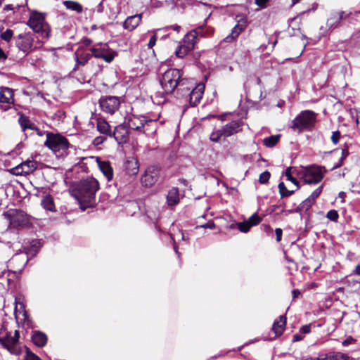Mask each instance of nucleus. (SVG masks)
I'll return each instance as SVG.
<instances>
[{"label":"nucleus","mask_w":360,"mask_h":360,"mask_svg":"<svg viewBox=\"0 0 360 360\" xmlns=\"http://www.w3.org/2000/svg\"><path fill=\"white\" fill-rule=\"evenodd\" d=\"M99 188V183L95 178L87 177L74 182L70 191L81 205L84 204L89 207L95 203L96 193Z\"/></svg>","instance_id":"nucleus-1"},{"label":"nucleus","mask_w":360,"mask_h":360,"mask_svg":"<svg viewBox=\"0 0 360 360\" xmlns=\"http://www.w3.org/2000/svg\"><path fill=\"white\" fill-rule=\"evenodd\" d=\"M188 80L182 77L179 69L170 68L164 72L160 78V84L166 94H172L177 89L178 91H184V86L188 84Z\"/></svg>","instance_id":"nucleus-2"},{"label":"nucleus","mask_w":360,"mask_h":360,"mask_svg":"<svg viewBox=\"0 0 360 360\" xmlns=\"http://www.w3.org/2000/svg\"><path fill=\"white\" fill-rule=\"evenodd\" d=\"M316 120V113L312 110L301 111L292 121L291 129L297 133L311 131Z\"/></svg>","instance_id":"nucleus-3"},{"label":"nucleus","mask_w":360,"mask_h":360,"mask_svg":"<svg viewBox=\"0 0 360 360\" xmlns=\"http://www.w3.org/2000/svg\"><path fill=\"white\" fill-rule=\"evenodd\" d=\"M27 25L34 31L35 34H39L41 43H44V41L50 37L51 27L40 14H32Z\"/></svg>","instance_id":"nucleus-4"},{"label":"nucleus","mask_w":360,"mask_h":360,"mask_svg":"<svg viewBox=\"0 0 360 360\" xmlns=\"http://www.w3.org/2000/svg\"><path fill=\"white\" fill-rule=\"evenodd\" d=\"M44 145L56 155H63L69 147L67 139L60 134L48 133Z\"/></svg>","instance_id":"nucleus-5"},{"label":"nucleus","mask_w":360,"mask_h":360,"mask_svg":"<svg viewBox=\"0 0 360 360\" xmlns=\"http://www.w3.org/2000/svg\"><path fill=\"white\" fill-rule=\"evenodd\" d=\"M15 43L17 47L27 54L37 48V43L42 44L41 39L31 32L20 34Z\"/></svg>","instance_id":"nucleus-6"},{"label":"nucleus","mask_w":360,"mask_h":360,"mask_svg":"<svg viewBox=\"0 0 360 360\" xmlns=\"http://www.w3.org/2000/svg\"><path fill=\"white\" fill-rule=\"evenodd\" d=\"M139 162L136 160H127L124 163V171L117 176V184L124 186L131 184L139 172Z\"/></svg>","instance_id":"nucleus-7"},{"label":"nucleus","mask_w":360,"mask_h":360,"mask_svg":"<svg viewBox=\"0 0 360 360\" xmlns=\"http://www.w3.org/2000/svg\"><path fill=\"white\" fill-rule=\"evenodd\" d=\"M90 51L93 57L103 60L106 63H111L117 53L110 48L106 43H98L94 45Z\"/></svg>","instance_id":"nucleus-8"},{"label":"nucleus","mask_w":360,"mask_h":360,"mask_svg":"<svg viewBox=\"0 0 360 360\" xmlns=\"http://www.w3.org/2000/svg\"><path fill=\"white\" fill-rule=\"evenodd\" d=\"M3 216L9 221L10 226L13 228L23 226L28 222L27 214L20 210L10 209L4 212Z\"/></svg>","instance_id":"nucleus-9"},{"label":"nucleus","mask_w":360,"mask_h":360,"mask_svg":"<svg viewBox=\"0 0 360 360\" xmlns=\"http://www.w3.org/2000/svg\"><path fill=\"white\" fill-rule=\"evenodd\" d=\"M96 129L101 134V136H96L93 140V144L98 146L105 142L108 138H111L112 131L110 124L103 118L96 119Z\"/></svg>","instance_id":"nucleus-10"},{"label":"nucleus","mask_w":360,"mask_h":360,"mask_svg":"<svg viewBox=\"0 0 360 360\" xmlns=\"http://www.w3.org/2000/svg\"><path fill=\"white\" fill-rule=\"evenodd\" d=\"M323 169L324 167L311 165L304 169V183L306 184H316L323 178Z\"/></svg>","instance_id":"nucleus-11"},{"label":"nucleus","mask_w":360,"mask_h":360,"mask_svg":"<svg viewBox=\"0 0 360 360\" xmlns=\"http://www.w3.org/2000/svg\"><path fill=\"white\" fill-rule=\"evenodd\" d=\"M120 105V98L115 96H103L99 99V105L105 113L114 114Z\"/></svg>","instance_id":"nucleus-12"},{"label":"nucleus","mask_w":360,"mask_h":360,"mask_svg":"<svg viewBox=\"0 0 360 360\" xmlns=\"http://www.w3.org/2000/svg\"><path fill=\"white\" fill-rule=\"evenodd\" d=\"M0 344L12 354L19 355L22 352L16 338L13 337L11 332H6L5 335L0 336Z\"/></svg>","instance_id":"nucleus-13"},{"label":"nucleus","mask_w":360,"mask_h":360,"mask_svg":"<svg viewBox=\"0 0 360 360\" xmlns=\"http://www.w3.org/2000/svg\"><path fill=\"white\" fill-rule=\"evenodd\" d=\"M237 24L233 27L231 32L224 38V41L231 43L236 40L240 34L245 30L248 25L247 17L244 15L236 16Z\"/></svg>","instance_id":"nucleus-14"},{"label":"nucleus","mask_w":360,"mask_h":360,"mask_svg":"<svg viewBox=\"0 0 360 360\" xmlns=\"http://www.w3.org/2000/svg\"><path fill=\"white\" fill-rule=\"evenodd\" d=\"M184 90L188 93L186 98L188 99L191 106H196L202 98V94L205 90V85L203 84H198L195 87L188 86L187 84L184 86Z\"/></svg>","instance_id":"nucleus-15"},{"label":"nucleus","mask_w":360,"mask_h":360,"mask_svg":"<svg viewBox=\"0 0 360 360\" xmlns=\"http://www.w3.org/2000/svg\"><path fill=\"white\" fill-rule=\"evenodd\" d=\"M28 261L29 257L25 253L15 254L9 261L8 266L15 268L16 269H10L8 274H13L14 276L21 274Z\"/></svg>","instance_id":"nucleus-16"},{"label":"nucleus","mask_w":360,"mask_h":360,"mask_svg":"<svg viewBox=\"0 0 360 360\" xmlns=\"http://www.w3.org/2000/svg\"><path fill=\"white\" fill-rule=\"evenodd\" d=\"M159 176L160 170L157 167H148L141 176V184L145 187H150L158 181Z\"/></svg>","instance_id":"nucleus-17"},{"label":"nucleus","mask_w":360,"mask_h":360,"mask_svg":"<svg viewBox=\"0 0 360 360\" xmlns=\"http://www.w3.org/2000/svg\"><path fill=\"white\" fill-rule=\"evenodd\" d=\"M127 120L128 128L139 131H143L142 129L144 127L145 124L153 122L152 120L148 119L143 115H130Z\"/></svg>","instance_id":"nucleus-18"},{"label":"nucleus","mask_w":360,"mask_h":360,"mask_svg":"<svg viewBox=\"0 0 360 360\" xmlns=\"http://www.w3.org/2000/svg\"><path fill=\"white\" fill-rule=\"evenodd\" d=\"M37 168V162L34 160H27L11 169V172L14 175H27L33 172Z\"/></svg>","instance_id":"nucleus-19"},{"label":"nucleus","mask_w":360,"mask_h":360,"mask_svg":"<svg viewBox=\"0 0 360 360\" xmlns=\"http://www.w3.org/2000/svg\"><path fill=\"white\" fill-rule=\"evenodd\" d=\"M129 135L128 127L125 124L117 125L112 129L111 138H114L119 145L125 143Z\"/></svg>","instance_id":"nucleus-20"},{"label":"nucleus","mask_w":360,"mask_h":360,"mask_svg":"<svg viewBox=\"0 0 360 360\" xmlns=\"http://www.w3.org/2000/svg\"><path fill=\"white\" fill-rule=\"evenodd\" d=\"M243 122L240 120L231 121L222 127L221 131L224 138L233 136L242 130Z\"/></svg>","instance_id":"nucleus-21"},{"label":"nucleus","mask_w":360,"mask_h":360,"mask_svg":"<svg viewBox=\"0 0 360 360\" xmlns=\"http://www.w3.org/2000/svg\"><path fill=\"white\" fill-rule=\"evenodd\" d=\"M202 30V26H199L197 28L192 30L188 32L184 39V42L186 44L188 48L193 49L198 35H200L201 30Z\"/></svg>","instance_id":"nucleus-22"},{"label":"nucleus","mask_w":360,"mask_h":360,"mask_svg":"<svg viewBox=\"0 0 360 360\" xmlns=\"http://www.w3.org/2000/svg\"><path fill=\"white\" fill-rule=\"evenodd\" d=\"M286 316L281 315L279 316L278 320H276L274 322L272 330L276 337H279L283 333L286 325Z\"/></svg>","instance_id":"nucleus-23"},{"label":"nucleus","mask_w":360,"mask_h":360,"mask_svg":"<svg viewBox=\"0 0 360 360\" xmlns=\"http://www.w3.org/2000/svg\"><path fill=\"white\" fill-rule=\"evenodd\" d=\"M13 96L12 89L5 86L0 88V103H13Z\"/></svg>","instance_id":"nucleus-24"},{"label":"nucleus","mask_w":360,"mask_h":360,"mask_svg":"<svg viewBox=\"0 0 360 360\" xmlns=\"http://www.w3.org/2000/svg\"><path fill=\"white\" fill-rule=\"evenodd\" d=\"M91 57V53H79V50L76 51L75 53V67L73 68V70H76L79 65H85Z\"/></svg>","instance_id":"nucleus-25"},{"label":"nucleus","mask_w":360,"mask_h":360,"mask_svg":"<svg viewBox=\"0 0 360 360\" xmlns=\"http://www.w3.org/2000/svg\"><path fill=\"white\" fill-rule=\"evenodd\" d=\"M141 18L142 14L128 17L123 23L124 28L129 30H134L139 25Z\"/></svg>","instance_id":"nucleus-26"},{"label":"nucleus","mask_w":360,"mask_h":360,"mask_svg":"<svg viewBox=\"0 0 360 360\" xmlns=\"http://www.w3.org/2000/svg\"><path fill=\"white\" fill-rule=\"evenodd\" d=\"M98 167L108 181L113 179V170L108 161H98Z\"/></svg>","instance_id":"nucleus-27"},{"label":"nucleus","mask_w":360,"mask_h":360,"mask_svg":"<svg viewBox=\"0 0 360 360\" xmlns=\"http://www.w3.org/2000/svg\"><path fill=\"white\" fill-rule=\"evenodd\" d=\"M47 340L46 335L39 330L34 331L32 335L33 343L39 347H44L47 343Z\"/></svg>","instance_id":"nucleus-28"},{"label":"nucleus","mask_w":360,"mask_h":360,"mask_svg":"<svg viewBox=\"0 0 360 360\" xmlns=\"http://www.w3.org/2000/svg\"><path fill=\"white\" fill-rule=\"evenodd\" d=\"M167 202L169 206H174L179 202V192L177 188H171L167 195Z\"/></svg>","instance_id":"nucleus-29"},{"label":"nucleus","mask_w":360,"mask_h":360,"mask_svg":"<svg viewBox=\"0 0 360 360\" xmlns=\"http://www.w3.org/2000/svg\"><path fill=\"white\" fill-rule=\"evenodd\" d=\"M321 360H350V357L348 354L340 352H332L326 354Z\"/></svg>","instance_id":"nucleus-30"},{"label":"nucleus","mask_w":360,"mask_h":360,"mask_svg":"<svg viewBox=\"0 0 360 360\" xmlns=\"http://www.w3.org/2000/svg\"><path fill=\"white\" fill-rule=\"evenodd\" d=\"M42 242L41 240H33L31 243L29 248H25L26 250L25 253L29 257L31 256H35L38 252L39 251L40 248L42 246Z\"/></svg>","instance_id":"nucleus-31"},{"label":"nucleus","mask_w":360,"mask_h":360,"mask_svg":"<svg viewBox=\"0 0 360 360\" xmlns=\"http://www.w3.org/2000/svg\"><path fill=\"white\" fill-rule=\"evenodd\" d=\"M18 115H19L18 122H19L23 131H25V129H35L34 124H33L30 120V119L27 116L25 115L22 112H18Z\"/></svg>","instance_id":"nucleus-32"},{"label":"nucleus","mask_w":360,"mask_h":360,"mask_svg":"<svg viewBox=\"0 0 360 360\" xmlns=\"http://www.w3.org/2000/svg\"><path fill=\"white\" fill-rule=\"evenodd\" d=\"M63 5L67 9L75 11L77 13H81L83 11L82 6L77 1H65Z\"/></svg>","instance_id":"nucleus-33"},{"label":"nucleus","mask_w":360,"mask_h":360,"mask_svg":"<svg viewBox=\"0 0 360 360\" xmlns=\"http://www.w3.org/2000/svg\"><path fill=\"white\" fill-rule=\"evenodd\" d=\"M281 134L271 135L269 137H266L263 140V143L266 147L272 148L274 147L281 139Z\"/></svg>","instance_id":"nucleus-34"},{"label":"nucleus","mask_w":360,"mask_h":360,"mask_svg":"<svg viewBox=\"0 0 360 360\" xmlns=\"http://www.w3.org/2000/svg\"><path fill=\"white\" fill-rule=\"evenodd\" d=\"M314 202H313L309 197L302 201V203L299 205V206L296 208L297 212H307L311 206L314 205Z\"/></svg>","instance_id":"nucleus-35"},{"label":"nucleus","mask_w":360,"mask_h":360,"mask_svg":"<svg viewBox=\"0 0 360 360\" xmlns=\"http://www.w3.org/2000/svg\"><path fill=\"white\" fill-rule=\"evenodd\" d=\"M279 193L282 198L289 197L292 195L295 190H288L286 188L283 182H280L278 184Z\"/></svg>","instance_id":"nucleus-36"},{"label":"nucleus","mask_w":360,"mask_h":360,"mask_svg":"<svg viewBox=\"0 0 360 360\" xmlns=\"http://www.w3.org/2000/svg\"><path fill=\"white\" fill-rule=\"evenodd\" d=\"M41 205L44 209L49 211H53L54 210V203L51 196H46L41 200Z\"/></svg>","instance_id":"nucleus-37"},{"label":"nucleus","mask_w":360,"mask_h":360,"mask_svg":"<svg viewBox=\"0 0 360 360\" xmlns=\"http://www.w3.org/2000/svg\"><path fill=\"white\" fill-rule=\"evenodd\" d=\"M191 50H192V49H190L188 48V46L186 45H183V46H179L178 49L176 50L175 51V53H176V56L179 58H184L187 53L188 51H190Z\"/></svg>","instance_id":"nucleus-38"},{"label":"nucleus","mask_w":360,"mask_h":360,"mask_svg":"<svg viewBox=\"0 0 360 360\" xmlns=\"http://www.w3.org/2000/svg\"><path fill=\"white\" fill-rule=\"evenodd\" d=\"M292 167H288L285 170V174L287 178V180L291 181L293 184H295L297 186V189L300 188L299 181L292 176V172H291Z\"/></svg>","instance_id":"nucleus-39"},{"label":"nucleus","mask_w":360,"mask_h":360,"mask_svg":"<svg viewBox=\"0 0 360 360\" xmlns=\"http://www.w3.org/2000/svg\"><path fill=\"white\" fill-rule=\"evenodd\" d=\"M221 138H224V135H223V133L221 131V129H217V130L214 131L211 134L210 139L212 142L217 143V142L219 141Z\"/></svg>","instance_id":"nucleus-40"},{"label":"nucleus","mask_w":360,"mask_h":360,"mask_svg":"<svg viewBox=\"0 0 360 360\" xmlns=\"http://www.w3.org/2000/svg\"><path fill=\"white\" fill-rule=\"evenodd\" d=\"M262 221V218L258 215L257 212L254 213L252 216H250L247 221L250 224V226H256Z\"/></svg>","instance_id":"nucleus-41"},{"label":"nucleus","mask_w":360,"mask_h":360,"mask_svg":"<svg viewBox=\"0 0 360 360\" xmlns=\"http://www.w3.org/2000/svg\"><path fill=\"white\" fill-rule=\"evenodd\" d=\"M340 22L338 19L335 18L334 13H331V16L327 20V26L330 29H335L339 25Z\"/></svg>","instance_id":"nucleus-42"},{"label":"nucleus","mask_w":360,"mask_h":360,"mask_svg":"<svg viewBox=\"0 0 360 360\" xmlns=\"http://www.w3.org/2000/svg\"><path fill=\"white\" fill-rule=\"evenodd\" d=\"M65 117V112L62 110H57L52 115V118L58 122L63 121Z\"/></svg>","instance_id":"nucleus-43"},{"label":"nucleus","mask_w":360,"mask_h":360,"mask_svg":"<svg viewBox=\"0 0 360 360\" xmlns=\"http://www.w3.org/2000/svg\"><path fill=\"white\" fill-rule=\"evenodd\" d=\"M251 227L252 226H250V224L247 221L238 224V230L243 233L248 232Z\"/></svg>","instance_id":"nucleus-44"},{"label":"nucleus","mask_w":360,"mask_h":360,"mask_svg":"<svg viewBox=\"0 0 360 360\" xmlns=\"http://www.w3.org/2000/svg\"><path fill=\"white\" fill-rule=\"evenodd\" d=\"M23 360H40V358L32 352L28 347H26V354Z\"/></svg>","instance_id":"nucleus-45"},{"label":"nucleus","mask_w":360,"mask_h":360,"mask_svg":"<svg viewBox=\"0 0 360 360\" xmlns=\"http://www.w3.org/2000/svg\"><path fill=\"white\" fill-rule=\"evenodd\" d=\"M270 176H271V174L269 172H268V171L263 172L259 175V183L262 184H266L269 181Z\"/></svg>","instance_id":"nucleus-46"},{"label":"nucleus","mask_w":360,"mask_h":360,"mask_svg":"<svg viewBox=\"0 0 360 360\" xmlns=\"http://www.w3.org/2000/svg\"><path fill=\"white\" fill-rule=\"evenodd\" d=\"M207 18H208L205 19L204 24L202 25H201L202 27V30H201V33L200 34L202 37L210 36V35H212L214 33V29L212 27H207L206 29L205 32H204V25L207 22Z\"/></svg>","instance_id":"nucleus-47"},{"label":"nucleus","mask_w":360,"mask_h":360,"mask_svg":"<svg viewBox=\"0 0 360 360\" xmlns=\"http://www.w3.org/2000/svg\"><path fill=\"white\" fill-rule=\"evenodd\" d=\"M323 190V186H319L316 188L312 193L309 196V198L315 202L316 199L320 195Z\"/></svg>","instance_id":"nucleus-48"},{"label":"nucleus","mask_w":360,"mask_h":360,"mask_svg":"<svg viewBox=\"0 0 360 360\" xmlns=\"http://www.w3.org/2000/svg\"><path fill=\"white\" fill-rule=\"evenodd\" d=\"M12 37L13 31L10 29H7L5 32L1 34V38L6 41H9Z\"/></svg>","instance_id":"nucleus-49"},{"label":"nucleus","mask_w":360,"mask_h":360,"mask_svg":"<svg viewBox=\"0 0 360 360\" xmlns=\"http://www.w3.org/2000/svg\"><path fill=\"white\" fill-rule=\"evenodd\" d=\"M326 217L328 219L333 221H336L339 217L338 213L335 210H331L328 212Z\"/></svg>","instance_id":"nucleus-50"},{"label":"nucleus","mask_w":360,"mask_h":360,"mask_svg":"<svg viewBox=\"0 0 360 360\" xmlns=\"http://www.w3.org/2000/svg\"><path fill=\"white\" fill-rule=\"evenodd\" d=\"M333 13L335 15V18L338 19L339 22H340V21L342 19L349 17L352 14V12H350L349 13H345V12H344V11H340V12H334Z\"/></svg>","instance_id":"nucleus-51"},{"label":"nucleus","mask_w":360,"mask_h":360,"mask_svg":"<svg viewBox=\"0 0 360 360\" xmlns=\"http://www.w3.org/2000/svg\"><path fill=\"white\" fill-rule=\"evenodd\" d=\"M340 137L341 134L340 131H335L333 132V134L331 136V141L333 142V144L336 145L339 142Z\"/></svg>","instance_id":"nucleus-52"},{"label":"nucleus","mask_w":360,"mask_h":360,"mask_svg":"<svg viewBox=\"0 0 360 360\" xmlns=\"http://www.w3.org/2000/svg\"><path fill=\"white\" fill-rule=\"evenodd\" d=\"M159 30H155L153 31L154 32V34L150 37V40H149V42L148 44V46L149 49H152L155 45V43L157 41V36H156V32L158 31Z\"/></svg>","instance_id":"nucleus-53"},{"label":"nucleus","mask_w":360,"mask_h":360,"mask_svg":"<svg viewBox=\"0 0 360 360\" xmlns=\"http://www.w3.org/2000/svg\"><path fill=\"white\" fill-rule=\"evenodd\" d=\"M356 340L351 336L347 338L342 342V345L345 347H347L354 342H355Z\"/></svg>","instance_id":"nucleus-54"},{"label":"nucleus","mask_w":360,"mask_h":360,"mask_svg":"<svg viewBox=\"0 0 360 360\" xmlns=\"http://www.w3.org/2000/svg\"><path fill=\"white\" fill-rule=\"evenodd\" d=\"M269 0H255V4L262 8L266 7V4Z\"/></svg>","instance_id":"nucleus-55"},{"label":"nucleus","mask_w":360,"mask_h":360,"mask_svg":"<svg viewBox=\"0 0 360 360\" xmlns=\"http://www.w3.org/2000/svg\"><path fill=\"white\" fill-rule=\"evenodd\" d=\"M300 331L304 334L309 333L311 332V325L309 324L302 326Z\"/></svg>","instance_id":"nucleus-56"},{"label":"nucleus","mask_w":360,"mask_h":360,"mask_svg":"<svg viewBox=\"0 0 360 360\" xmlns=\"http://www.w3.org/2000/svg\"><path fill=\"white\" fill-rule=\"evenodd\" d=\"M276 236V241L280 242L281 240L283 231L280 228H276L275 230Z\"/></svg>","instance_id":"nucleus-57"},{"label":"nucleus","mask_w":360,"mask_h":360,"mask_svg":"<svg viewBox=\"0 0 360 360\" xmlns=\"http://www.w3.org/2000/svg\"><path fill=\"white\" fill-rule=\"evenodd\" d=\"M200 227L213 229L215 227V224L213 221H209L203 225L200 226Z\"/></svg>","instance_id":"nucleus-58"},{"label":"nucleus","mask_w":360,"mask_h":360,"mask_svg":"<svg viewBox=\"0 0 360 360\" xmlns=\"http://www.w3.org/2000/svg\"><path fill=\"white\" fill-rule=\"evenodd\" d=\"M82 43L85 46H90L92 43H93V41L89 39V38H87V37H84L82 39Z\"/></svg>","instance_id":"nucleus-59"},{"label":"nucleus","mask_w":360,"mask_h":360,"mask_svg":"<svg viewBox=\"0 0 360 360\" xmlns=\"http://www.w3.org/2000/svg\"><path fill=\"white\" fill-rule=\"evenodd\" d=\"M13 103H0V109L4 111H6L11 108Z\"/></svg>","instance_id":"nucleus-60"},{"label":"nucleus","mask_w":360,"mask_h":360,"mask_svg":"<svg viewBox=\"0 0 360 360\" xmlns=\"http://www.w3.org/2000/svg\"><path fill=\"white\" fill-rule=\"evenodd\" d=\"M23 316H24V320H25V323L28 326H31V320L30 319L29 316H27V312L26 311H24L23 313Z\"/></svg>","instance_id":"nucleus-61"},{"label":"nucleus","mask_w":360,"mask_h":360,"mask_svg":"<svg viewBox=\"0 0 360 360\" xmlns=\"http://www.w3.org/2000/svg\"><path fill=\"white\" fill-rule=\"evenodd\" d=\"M261 227L266 233H269L272 231L271 227L269 224H262Z\"/></svg>","instance_id":"nucleus-62"},{"label":"nucleus","mask_w":360,"mask_h":360,"mask_svg":"<svg viewBox=\"0 0 360 360\" xmlns=\"http://www.w3.org/2000/svg\"><path fill=\"white\" fill-rule=\"evenodd\" d=\"M303 339V336H302L300 334H295L292 337V341L293 342H298Z\"/></svg>","instance_id":"nucleus-63"},{"label":"nucleus","mask_w":360,"mask_h":360,"mask_svg":"<svg viewBox=\"0 0 360 360\" xmlns=\"http://www.w3.org/2000/svg\"><path fill=\"white\" fill-rule=\"evenodd\" d=\"M352 274L360 275V264L357 265L353 270Z\"/></svg>","instance_id":"nucleus-64"}]
</instances>
